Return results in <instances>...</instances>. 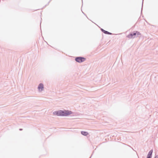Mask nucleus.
I'll return each mask as SVG.
<instances>
[{
  "instance_id": "nucleus-1",
  "label": "nucleus",
  "mask_w": 158,
  "mask_h": 158,
  "mask_svg": "<svg viewBox=\"0 0 158 158\" xmlns=\"http://www.w3.org/2000/svg\"><path fill=\"white\" fill-rule=\"evenodd\" d=\"M72 112L69 110H59L53 112V114L58 116H67L71 114Z\"/></svg>"
},
{
  "instance_id": "nucleus-2",
  "label": "nucleus",
  "mask_w": 158,
  "mask_h": 158,
  "mask_svg": "<svg viewBox=\"0 0 158 158\" xmlns=\"http://www.w3.org/2000/svg\"><path fill=\"white\" fill-rule=\"evenodd\" d=\"M141 33L137 31H134L132 33H130L127 35V37L129 39L134 38L135 37H137L139 35H140Z\"/></svg>"
},
{
  "instance_id": "nucleus-7",
  "label": "nucleus",
  "mask_w": 158,
  "mask_h": 158,
  "mask_svg": "<svg viewBox=\"0 0 158 158\" xmlns=\"http://www.w3.org/2000/svg\"><path fill=\"white\" fill-rule=\"evenodd\" d=\"M104 33L106 34H108V35H112V34L110 32L107 31L105 30Z\"/></svg>"
},
{
  "instance_id": "nucleus-4",
  "label": "nucleus",
  "mask_w": 158,
  "mask_h": 158,
  "mask_svg": "<svg viewBox=\"0 0 158 158\" xmlns=\"http://www.w3.org/2000/svg\"><path fill=\"white\" fill-rule=\"evenodd\" d=\"M44 88L43 84L42 83H40L38 87V89L39 91H42L43 90V89Z\"/></svg>"
},
{
  "instance_id": "nucleus-11",
  "label": "nucleus",
  "mask_w": 158,
  "mask_h": 158,
  "mask_svg": "<svg viewBox=\"0 0 158 158\" xmlns=\"http://www.w3.org/2000/svg\"><path fill=\"white\" fill-rule=\"evenodd\" d=\"M152 158V157H150V156H147V158Z\"/></svg>"
},
{
  "instance_id": "nucleus-9",
  "label": "nucleus",
  "mask_w": 158,
  "mask_h": 158,
  "mask_svg": "<svg viewBox=\"0 0 158 158\" xmlns=\"http://www.w3.org/2000/svg\"><path fill=\"white\" fill-rule=\"evenodd\" d=\"M143 2H142V8H141V11H142V10H143Z\"/></svg>"
},
{
  "instance_id": "nucleus-8",
  "label": "nucleus",
  "mask_w": 158,
  "mask_h": 158,
  "mask_svg": "<svg viewBox=\"0 0 158 158\" xmlns=\"http://www.w3.org/2000/svg\"><path fill=\"white\" fill-rule=\"evenodd\" d=\"M100 30H101V31H102V32H103V33H104V31L105 30H104L102 28H101Z\"/></svg>"
},
{
  "instance_id": "nucleus-12",
  "label": "nucleus",
  "mask_w": 158,
  "mask_h": 158,
  "mask_svg": "<svg viewBox=\"0 0 158 158\" xmlns=\"http://www.w3.org/2000/svg\"><path fill=\"white\" fill-rule=\"evenodd\" d=\"M19 130L20 131H22L23 130V129H21V128H20V129H19Z\"/></svg>"
},
{
  "instance_id": "nucleus-6",
  "label": "nucleus",
  "mask_w": 158,
  "mask_h": 158,
  "mask_svg": "<svg viewBox=\"0 0 158 158\" xmlns=\"http://www.w3.org/2000/svg\"><path fill=\"white\" fill-rule=\"evenodd\" d=\"M153 152L152 150H151L149 151L148 154L147 155L148 156L152 157V155Z\"/></svg>"
},
{
  "instance_id": "nucleus-3",
  "label": "nucleus",
  "mask_w": 158,
  "mask_h": 158,
  "mask_svg": "<svg viewBox=\"0 0 158 158\" xmlns=\"http://www.w3.org/2000/svg\"><path fill=\"white\" fill-rule=\"evenodd\" d=\"M85 60V58L81 56L77 57L75 58V61L78 63L83 62Z\"/></svg>"
},
{
  "instance_id": "nucleus-10",
  "label": "nucleus",
  "mask_w": 158,
  "mask_h": 158,
  "mask_svg": "<svg viewBox=\"0 0 158 158\" xmlns=\"http://www.w3.org/2000/svg\"><path fill=\"white\" fill-rule=\"evenodd\" d=\"M154 158H158V155H157Z\"/></svg>"
},
{
  "instance_id": "nucleus-5",
  "label": "nucleus",
  "mask_w": 158,
  "mask_h": 158,
  "mask_svg": "<svg viewBox=\"0 0 158 158\" xmlns=\"http://www.w3.org/2000/svg\"><path fill=\"white\" fill-rule=\"evenodd\" d=\"M81 133L82 135L84 136H86L88 134V133L87 132L83 131H81Z\"/></svg>"
}]
</instances>
